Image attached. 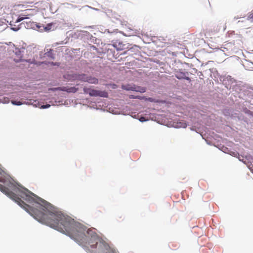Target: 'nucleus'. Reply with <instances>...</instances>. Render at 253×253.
Listing matches in <instances>:
<instances>
[{
  "instance_id": "nucleus-5",
  "label": "nucleus",
  "mask_w": 253,
  "mask_h": 253,
  "mask_svg": "<svg viewBox=\"0 0 253 253\" xmlns=\"http://www.w3.org/2000/svg\"><path fill=\"white\" fill-rule=\"evenodd\" d=\"M86 81L89 84H97L98 83V80L97 78L91 76H88L87 80Z\"/></svg>"
},
{
  "instance_id": "nucleus-3",
  "label": "nucleus",
  "mask_w": 253,
  "mask_h": 253,
  "mask_svg": "<svg viewBox=\"0 0 253 253\" xmlns=\"http://www.w3.org/2000/svg\"><path fill=\"white\" fill-rule=\"evenodd\" d=\"M186 74H187V73L183 72L181 70L176 71L174 73L175 77L177 79L179 80L185 79L190 82L191 79H190V78L186 76Z\"/></svg>"
},
{
  "instance_id": "nucleus-20",
  "label": "nucleus",
  "mask_w": 253,
  "mask_h": 253,
  "mask_svg": "<svg viewBox=\"0 0 253 253\" xmlns=\"http://www.w3.org/2000/svg\"><path fill=\"white\" fill-rule=\"evenodd\" d=\"M117 30H118L117 29H116V30L114 31V32H117Z\"/></svg>"
},
{
  "instance_id": "nucleus-18",
  "label": "nucleus",
  "mask_w": 253,
  "mask_h": 253,
  "mask_svg": "<svg viewBox=\"0 0 253 253\" xmlns=\"http://www.w3.org/2000/svg\"><path fill=\"white\" fill-rule=\"evenodd\" d=\"M145 91V89L144 88H142L141 90V92H144Z\"/></svg>"
},
{
  "instance_id": "nucleus-12",
  "label": "nucleus",
  "mask_w": 253,
  "mask_h": 253,
  "mask_svg": "<svg viewBox=\"0 0 253 253\" xmlns=\"http://www.w3.org/2000/svg\"><path fill=\"white\" fill-rule=\"evenodd\" d=\"M248 19L253 20V11H252L248 16Z\"/></svg>"
},
{
  "instance_id": "nucleus-7",
  "label": "nucleus",
  "mask_w": 253,
  "mask_h": 253,
  "mask_svg": "<svg viewBox=\"0 0 253 253\" xmlns=\"http://www.w3.org/2000/svg\"><path fill=\"white\" fill-rule=\"evenodd\" d=\"M88 76H86L84 74L80 75H79L77 78L82 81L85 82H86V81L87 80Z\"/></svg>"
},
{
  "instance_id": "nucleus-14",
  "label": "nucleus",
  "mask_w": 253,
  "mask_h": 253,
  "mask_svg": "<svg viewBox=\"0 0 253 253\" xmlns=\"http://www.w3.org/2000/svg\"><path fill=\"white\" fill-rule=\"evenodd\" d=\"M52 26V24H48L47 25V26L45 27V29L47 30H50L51 29Z\"/></svg>"
},
{
  "instance_id": "nucleus-8",
  "label": "nucleus",
  "mask_w": 253,
  "mask_h": 253,
  "mask_svg": "<svg viewBox=\"0 0 253 253\" xmlns=\"http://www.w3.org/2000/svg\"><path fill=\"white\" fill-rule=\"evenodd\" d=\"M33 11H34V9H26L24 11V14H23V16H26L28 17V16L33 15L34 13L31 12Z\"/></svg>"
},
{
  "instance_id": "nucleus-1",
  "label": "nucleus",
  "mask_w": 253,
  "mask_h": 253,
  "mask_svg": "<svg viewBox=\"0 0 253 253\" xmlns=\"http://www.w3.org/2000/svg\"><path fill=\"white\" fill-rule=\"evenodd\" d=\"M226 27L225 23L215 24L204 31L205 36L209 38L215 33H218L221 30L225 31Z\"/></svg>"
},
{
  "instance_id": "nucleus-17",
  "label": "nucleus",
  "mask_w": 253,
  "mask_h": 253,
  "mask_svg": "<svg viewBox=\"0 0 253 253\" xmlns=\"http://www.w3.org/2000/svg\"><path fill=\"white\" fill-rule=\"evenodd\" d=\"M49 106H50V105H46V106H44L43 107V108H48V107H49Z\"/></svg>"
},
{
  "instance_id": "nucleus-16",
  "label": "nucleus",
  "mask_w": 253,
  "mask_h": 253,
  "mask_svg": "<svg viewBox=\"0 0 253 253\" xmlns=\"http://www.w3.org/2000/svg\"><path fill=\"white\" fill-rule=\"evenodd\" d=\"M11 29L13 30L14 31H17L19 29V28H15V27H12Z\"/></svg>"
},
{
  "instance_id": "nucleus-10",
  "label": "nucleus",
  "mask_w": 253,
  "mask_h": 253,
  "mask_svg": "<svg viewBox=\"0 0 253 253\" xmlns=\"http://www.w3.org/2000/svg\"><path fill=\"white\" fill-rule=\"evenodd\" d=\"M11 103H12V104L15 105H22L23 104V103L21 102V101H16V100H12V101H11Z\"/></svg>"
},
{
  "instance_id": "nucleus-6",
  "label": "nucleus",
  "mask_w": 253,
  "mask_h": 253,
  "mask_svg": "<svg viewBox=\"0 0 253 253\" xmlns=\"http://www.w3.org/2000/svg\"><path fill=\"white\" fill-rule=\"evenodd\" d=\"M16 55L17 56V58H14V60L16 62H18L20 61H22V53L21 52L20 50H18L15 53Z\"/></svg>"
},
{
  "instance_id": "nucleus-4",
  "label": "nucleus",
  "mask_w": 253,
  "mask_h": 253,
  "mask_svg": "<svg viewBox=\"0 0 253 253\" xmlns=\"http://www.w3.org/2000/svg\"><path fill=\"white\" fill-rule=\"evenodd\" d=\"M56 90H61L64 91H67V92H73L75 93L77 92L78 90L77 88L75 87H68V86H62L59 87L58 88H55Z\"/></svg>"
},
{
  "instance_id": "nucleus-2",
  "label": "nucleus",
  "mask_w": 253,
  "mask_h": 253,
  "mask_svg": "<svg viewBox=\"0 0 253 253\" xmlns=\"http://www.w3.org/2000/svg\"><path fill=\"white\" fill-rule=\"evenodd\" d=\"M84 93L89 94L90 96L102 97H108V93L105 91L96 90L85 87L84 88Z\"/></svg>"
},
{
  "instance_id": "nucleus-11",
  "label": "nucleus",
  "mask_w": 253,
  "mask_h": 253,
  "mask_svg": "<svg viewBox=\"0 0 253 253\" xmlns=\"http://www.w3.org/2000/svg\"><path fill=\"white\" fill-rule=\"evenodd\" d=\"M178 126L185 128L187 126V125L184 122H182V123L180 122L179 125H178Z\"/></svg>"
},
{
  "instance_id": "nucleus-15",
  "label": "nucleus",
  "mask_w": 253,
  "mask_h": 253,
  "mask_svg": "<svg viewBox=\"0 0 253 253\" xmlns=\"http://www.w3.org/2000/svg\"><path fill=\"white\" fill-rule=\"evenodd\" d=\"M51 53L50 52H48L47 53H46L45 54L47 56H50L51 58L53 59L54 57L52 55H51Z\"/></svg>"
},
{
  "instance_id": "nucleus-9",
  "label": "nucleus",
  "mask_w": 253,
  "mask_h": 253,
  "mask_svg": "<svg viewBox=\"0 0 253 253\" xmlns=\"http://www.w3.org/2000/svg\"><path fill=\"white\" fill-rule=\"evenodd\" d=\"M28 18H29L28 17H27L26 16H23V14H21L19 16L18 19L16 20V22H19L23 20L24 19H28Z\"/></svg>"
},
{
  "instance_id": "nucleus-13",
  "label": "nucleus",
  "mask_w": 253,
  "mask_h": 253,
  "mask_svg": "<svg viewBox=\"0 0 253 253\" xmlns=\"http://www.w3.org/2000/svg\"><path fill=\"white\" fill-rule=\"evenodd\" d=\"M139 120L141 122H144L147 120V119H146L144 117H141Z\"/></svg>"
},
{
  "instance_id": "nucleus-19",
  "label": "nucleus",
  "mask_w": 253,
  "mask_h": 253,
  "mask_svg": "<svg viewBox=\"0 0 253 253\" xmlns=\"http://www.w3.org/2000/svg\"><path fill=\"white\" fill-rule=\"evenodd\" d=\"M106 31H107L108 33H110L109 30H106Z\"/></svg>"
}]
</instances>
